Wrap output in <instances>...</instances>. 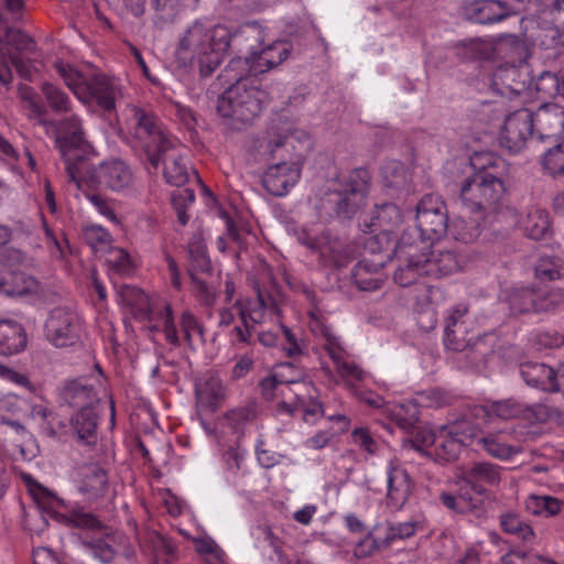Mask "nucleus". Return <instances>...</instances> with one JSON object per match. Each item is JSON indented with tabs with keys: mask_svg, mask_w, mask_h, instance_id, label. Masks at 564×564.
Instances as JSON below:
<instances>
[{
	"mask_svg": "<svg viewBox=\"0 0 564 564\" xmlns=\"http://www.w3.org/2000/svg\"><path fill=\"white\" fill-rule=\"evenodd\" d=\"M66 524L72 528H78L94 533L101 532L107 528V525H105L97 516L82 510L72 511L66 518Z\"/></svg>",
	"mask_w": 564,
	"mask_h": 564,
	"instance_id": "58",
	"label": "nucleus"
},
{
	"mask_svg": "<svg viewBox=\"0 0 564 564\" xmlns=\"http://www.w3.org/2000/svg\"><path fill=\"white\" fill-rule=\"evenodd\" d=\"M82 544L94 558L104 564L111 563L118 555L128 561L135 556V550L129 539L122 533L111 531L108 527L98 532V535L82 536Z\"/></svg>",
	"mask_w": 564,
	"mask_h": 564,
	"instance_id": "13",
	"label": "nucleus"
},
{
	"mask_svg": "<svg viewBox=\"0 0 564 564\" xmlns=\"http://www.w3.org/2000/svg\"><path fill=\"white\" fill-rule=\"evenodd\" d=\"M484 217H463L455 218L452 224L448 223L447 232L456 240L463 243L474 242L481 234L480 220Z\"/></svg>",
	"mask_w": 564,
	"mask_h": 564,
	"instance_id": "37",
	"label": "nucleus"
},
{
	"mask_svg": "<svg viewBox=\"0 0 564 564\" xmlns=\"http://www.w3.org/2000/svg\"><path fill=\"white\" fill-rule=\"evenodd\" d=\"M470 165L474 174L484 176L485 178L503 185L507 187V182L510 178L511 164L494 152H475L470 158Z\"/></svg>",
	"mask_w": 564,
	"mask_h": 564,
	"instance_id": "24",
	"label": "nucleus"
},
{
	"mask_svg": "<svg viewBox=\"0 0 564 564\" xmlns=\"http://www.w3.org/2000/svg\"><path fill=\"white\" fill-rule=\"evenodd\" d=\"M259 32L261 31L259 30ZM260 42L261 33H259L258 41H254L253 39L241 41V51L239 52L242 53L245 51L247 53L245 57H241L242 62H246L240 66L243 72H252L253 74L265 73L273 67L279 66L291 53L290 44L283 41L274 42L260 51H257L253 43Z\"/></svg>",
	"mask_w": 564,
	"mask_h": 564,
	"instance_id": "14",
	"label": "nucleus"
},
{
	"mask_svg": "<svg viewBox=\"0 0 564 564\" xmlns=\"http://www.w3.org/2000/svg\"><path fill=\"white\" fill-rule=\"evenodd\" d=\"M350 438V443L359 451L367 453L369 456L378 454L380 444L368 427H355L351 431Z\"/></svg>",
	"mask_w": 564,
	"mask_h": 564,
	"instance_id": "62",
	"label": "nucleus"
},
{
	"mask_svg": "<svg viewBox=\"0 0 564 564\" xmlns=\"http://www.w3.org/2000/svg\"><path fill=\"white\" fill-rule=\"evenodd\" d=\"M180 326L191 350H195L197 345H204V328L193 313L184 311L180 317Z\"/></svg>",
	"mask_w": 564,
	"mask_h": 564,
	"instance_id": "48",
	"label": "nucleus"
},
{
	"mask_svg": "<svg viewBox=\"0 0 564 564\" xmlns=\"http://www.w3.org/2000/svg\"><path fill=\"white\" fill-rule=\"evenodd\" d=\"M189 279L192 283L193 295L199 305L208 308L213 307L217 302L218 285L204 281L193 272H191Z\"/></svg>",
	"mask_w": 564,
	"mask_h": 564,
	"instance_id": "54",
	"label": "nucleus"
},
{
	"mask_svg": "<svg viewBox=\"0 0 564 564\" xmlns=\"http://www.w3.org/2000/svg\"><path fill=\"white\" fill-rule=\"evenodd\" d=\"M98 408L76 410L69 417V430L75 441L82 445L94 446L98 440Z\"/></svg>",
	"mask_w": 564,
	"mask_h": 564,
	"instance_id": "26",
	"label": "nucleus"
},
{
	"mask_svg": "<svg viewBox=\"0 0 564 564\" xmlns=\"http://www.w3.org/2000/svg\"><path fill=\"white\" fill-rule=\"evenodd\" d=\"M59 398L63 403L77 410L99 408L100 403L95 384L84 378L65 381L59 391Z\"/></svg>",
	"mask_w": 564,
	"mask_h": 564,
	"instance_id": "25",
	"label": "nucleus"
},
{
	"mask_svg": "<svg viewBox=\"0 0 564 564\" xmlns=\"http://www.w3.org/2000/svg\"><path fill=\"white\" fill-rule=\"evenodd\" d=\"M234 307L238 308L240 325L232 329L237 343L249 344L256 324H260L264 316V311H274L278 307L275 296L270 292L257 286V299L242 302L237 300Z\"/></svg>",
	"mask_w": 564,
	"mask_h": 564,
	"instance_id": "12",
	"label": "nucleus"
},
{
	"mask_svg": "<svg viewBox=\"0 0 564 564\" xmlns=\"http://www.w3.org/2000/svg\"><path fill=\"white\" fill-rule=\"evenodd\" d=\"M83 240L95 251L106 250L111 242L110 234L101 226L91 225L83 229Z\"/></svg>",
	"mask_w": 564,
	"mask_h": 564,
	"instance_id": "64",
	"label": "nucleus"
},
{
	"mask_svg": "<svg viewBox=\"0 0 564 564\" xmlns=\"http://www.w3.org/2000/svg\"><path fill=\"white\" fill-rule=\"evenodd\" d=\"M462 479L477 489H488L501 481V467L488 462H476L464 470Z\"/></svg>",
	"mask_w": 564,
	"mask_h": 564,
	"instance_id": "30",
	"label": "nucleus"
},
{
	"mask_svg": "<svg viewBox=\"0 0 564 564\" xmlns=\"http://www.w3.org/2000/svg\"><path fill=\"white\" fill-rule=\"evenodd\" d=\"M462 447L463 445L457 438L449 435L448 431H445V426L443 425L438 431L437 441L432 455H434L438 462L449 463L458 458Z\"/></svg>",
	"mask_w": 564,
	"mask_h": 564,
	"instance_id": "44",
	"label": "nucleus"
},
{
	"mask_svg": "<svg viewBox=\"0 0 564 564\" xmlns=\"http://www.w3.org/2000/svg\"><path fill=\"white\" fill-rule=\"evenodd\" d=\"M52 123L56 131V147L65 160V169L70 180H77V165L73 161L79 156L73 155V151L79 149L85 142L82 120L78 116L72 115Z\"/></svg>",
	"mask_w": 564,
	"mask_h": 564,
	"instance_id": "15",
	"label": "nucleus"
},
{
	"mask_svg": "<svg viewBox=\"0 0 564 564\" xmlns=\"http://www.w3.org/2000/svg\"><path fill=\"white\" fill-rule=\"evenodd\" d=\"M535 133L534 115L528 108H520L509 113L499 135L501 148L511 154L524 149L527 141Z\"/></svg>",
	"mask_w": 564,
	"mask_h": 564,
	"instance_id": "16",
	"label": "nucleus"
},
{
	"mask_svg": "<svg viewBox=\"0 0 564 564\" xmlns=\"http://www.w3.org/2000/svg\"><path fill=\"white\" fill-rule=\"evenodd\" d=\"M534 313L552 312L564 304V292L560 289L534 290Z\"/></svg>",
	"mask_w": 564,
	"mask_h": 564,
	"instance_id": "57",
	"label": "nucleus"
},
{
	"mask_svg": "<svg viewBox=\"0 0 564 564\" xmlns=\"http://www.w3.org/2000/svg\"><path fill=\"white\" fill-rule=\"evenodd\" d=\"M302 170L296 163L273 161L262 174L261 183L265 191L273 196H285L301 178Z\"/></svg>",
	"mask_w": 564,
	"mask_h": 564,
	"instance_id": "21",
	"label": "nucleus"
},
{
	"mask_svg": "<svg viewBox=\"0 0 564 564\" xmlns=\"http://www.w3.org/2000/svg\"><path fill=\"white\" fill-rule=\"evenodd\" d=\"M256 416L257 411L254 404H247L243 406L235 408L225 414V419L228 422V425L235 432H241L248 423L256 419Z\"/></svg>",
	"mask_w": 564,
	"mask_h": 564,
	"instance_id": "61",
	"label": "nucleus"
},
{
	"mask_svg": "<svg viewBox=\"0 0 564 564\" xmlns=\"http://www.w3.org/2000/svg\"><path fill=\"white\" fill-rule=\"evenodd\" d=\"M108 490V476L105 469L98 466H89L84 473L80 491L88 499L104 497Z\"/></svg>",
	"mask_w": 564,
	"mask_h": 564,
	"instance_id": "38",
	"label": "nucleus"
},
{
	"mask_svg": "<svg viewBox=\"0 0 564 564\" xmlns=\"http://www.w3.org/2000/svg\"><path fill=\"white\" fill-rule=\"evenodd\" d=\"M84 330V319L67 305H58L50 310L43 328L44 338L55 348L80 345Z\"/></svg>",
	"mask_w": 564,
	"mask_h": 564,
	"instance_id": "8",
	"label": "nucleus"
},
{
	"mask_svg": "<svg viewBox=\"0 0 564 564\" xmlns=\"http://www.w3.org/2000/svg\"><path fill=\"white\" fill-rule=\"evenodd\" d=\"M561 509L562 501L552 496L532 495L527 500V510L534 516L554 517Z\"/></svg>",
	"mask_w": 564,
	"mask_h": 564,
	"instance_id": "53",
	"label": "nucleus"
},
{
	"mask_svg": "<svg viewBox=\"0 0 564 564\" xmlns=\"http://www.w3.org/2000/svg\"><path fill=\"white\" fill-rule=\"evenodd\" d=\"M37 281L22 271H0V293L23 296L36 292Z\"/></svg>",
	"mask_w": 564,
	"mask_h": 564,
	"instance_id": "33",
	"label": "nucleus"
},
{
	"mask_svg": "<svg viewBox=\"0 0 564 564\" xmlns=\"http://www.w3.org/2000/svg\"><path fill=\"white\" fill-rule=\"evenodd\" d=\"M143 544L155 562L162 561L164 564H171L177 558L176 542L170 536L151 531L145 534Z\"/></svg>",
	"mask_w": 564,
	"mask_h": 564,
	"instance_id": "36",
	"label": "nucleus"
},
{
	"mask_svg": "<svg viewBox=\"0 0 564 564\" xmlns=\"http://www.w3.org/2000/svg\"><path fill=\"white\" fill-rule=\"evenodd\" d=\"M19 95L23 101L24 108L30 112V119L36 120L41 126L50 123V121L44 118L47 115V108L32 87L21 85L19 87Z\"/></svg>",
	"mask_w": 564,
	"mask_h": 564,
	"instance_id": "47",
	"label": "nucleus"
},
{
	"mask_svg": "<svg viewBox=\"0 0 564 564\" xmlns=\"http://www.w3.org/2000/svg\"><path fill=\"white\" fill-rule=\"evenodd\" d=\"M390 421L401 430L410 432L419 421V410L414 403H395L388 408Z\"/></svg>",
	"mask_w": 564,
	"mask_h": 564,
	"instance_id": "45",
	"label": "nucleus"
},
{
	"mask_svg": "<svg viewBox=\"0 0 564 564\" xmlns=\"http://www.w3.org/2000/svg\"><path fill=\"white\" fill-rule=\"evenodd\" d=\"M240 56L232 58L219 75L227 82H232L217 99V112L223 123L234 130L241 131L260 116L269 104L268 93L260 88L257 79L247 76L240 68Z\"/></svg>",
	"mask_w": 564,
	"mask_h": 564,
	"instance_id": "3",
	"label": "nucleus"
},
{
	"mask_svg": "<svg viewBox=\"0 0 564 564\" xmlns=\"http://www.w3.org/2000/svg\"><path fill=\"white\" fill-rule=\"evenodd\" d=\"M383 263H369L368 260L359 261L352 269L351 279L360 291L371 292L380 289L384 282L380 269Z\"/></svg>",
	"mask_w": 564,
	"mask_h": 564,
	"instance_id": "34",
	"label": "nucleus"
},
{
	"mask_svg": "<svg viewBox=\"0 0 564 564\" xmlns=\"http://www.w3.org/2000/svg\"><path fill=\"white\" fill-rule=\"evenodd\" d=\"M371 175L365 167L351 170L337 181V187L327 192L321 199V209L329 217L350 219L364 203Z\"/></svg>",
	"mask_w": 564,
	"mask_h": 564,
	"instance_id": "5",
	"label": "nucleus"
},
{
	"mask_svg": "<svg viewBox=\"0 0 564 564\" xmlns=\"http://www.w3.org/2000/svg\"><path fill=\"white\" fill-rule=\"evenodd\" d=\"M524 234L534 240L545 238L550 234L551 221L549 213L542 208H531L522 220Z\"/></svg>",
	"mask_w": 564,
	"mask_h": 564,
	"instance_id": "39",
	"label": "nucleus"
},
{
	"mask_svg": "<svg viewBox=\"0 0 564 564\" xmlns=\"http://www.w3.org/2000/svg\"><path fill=\"white\" fill-rule=\"evenodd\" d=\"M131 130L144 151L150 164L158 169L164 164L163 176L165 181L176 187L184 186L191 177H198L189 166L185 155L178 153L181 142L166 131L158 117L140 107L131 109Z\"/></svg>",
	"mask_w": 564,
	"mask_h": 564,
	"instance_id": "1",
	"label": "nucleus"
},
{
	"mask_svg": "<svg viewBox=\"0 0 564 564\" xmlns=\"http://www.w3.org/2000/svg\"><path fill=\"white\" fill-rule=\"evenodd\" d=\"M491 500L488 489H477L462 479L457 494L443 491L440 494L441 503L451 511L459 514L474 513L479 517L485 512Z\"/></svg>",
	"mask_w": 564,
	"mask_h": 564,
	"instance_id": "17",
	"label": "nucleus"
},
{
	"mask_svg": "<svg viewBox=\"0 0 564 564\" xmlns=\"http://www.w3.org/2000/svg\"><path fill=\"white\" fill-rule=\"evenodd\" d=\"M311 315V332L315 337L324 340L323 349L334 364L338 376L349 387L362 383L367 380L368 373L362 370L355 361L349 359L340 337L336 336L332 325L328 324L318 311H313Z\"/></svg>",
	"mask_w": 564,
	"mask_h": 564,
	"instance_id": "6",
	"label": "nucleus"
},
{
	"mask_svg": "<svg viewBox=\"0 0 564 564\" xmlns=\"http://www.w3.org/2000/svg\"><path fill=\"white\" fill-rule=\"evenodd\" d=\"M402 220L400 208L393 203H384L376 206L371 216V226L375 230L390 232L399 226Z\"/></svg>",
	"mask_w": 564,
	"mask_h": 564,
	"instance_id": "41",
	"label": "nucleus"
},
{
	"mask_svg": "<svg viewBox=\"0 0 564 564\" xmlns=\"http://www.w3.org/2000/svg\"><path fill=\"white\" fill-rule=\"evenodd\" d=\"M477 445H480L490 456L502 460L510 459L518 453V449L501 442L499 436L495 434L479 437Z\"/></svg>",
	"mask_w": 564,
	"mask_h": 564,
	"instance_id": "55",
	"label": "nucleus"
},
{
	"mask_svg": "<svg viewBox=\"0 0 564 564\" xmlns=\"http://www.w3.org/2000/svg\"><path fill=\"white\" fill-rule=\"evenodd\" d=\"M420 527L416 520H409L405 522H388L387 533L383 538L386 545H391L397 540H405L412 538Z\"/></svg>",
	"mask_w": 564,
	"mask_h": 564,
	"instance_id": "59",
	"label": "nucleus"
},
{
	"mask_svg": "<svg viewBox=\"0 0 564 564\" xmlns=\"http://www.w3.org/2000/svg\"><path fill=\"white\" fill-rule=\"evenodd\" d=\"M506 193L507 187L503 185H498L473 173L462 184L459 196L463 205L471 214L485 217L486 214L498 209Z\"/></svg>",
	"mask_w": 564,
	"mask_h": 564,
	"instance_id": "10",
	"label": "nucleus"
},
{
	"mask_svg": "<svg viewBox=\"0 0 564 564\" xmlns=\"http://www.w3.org/2000/svg\"><path fill=\"white\" fill-rule=\"evenodd\" d=\"M530 84L531 77L525 67L503 64L492 72L489 87L494 94L510 98L523 93Z\"/></svg>",
	"mask_w": 564,
	"mask_h": 564,
	"instance_id": "19",
	"label": "nucleus"
},
{
	"mask_svg": "<svg viewBox=\"0 0 564 564\" xmlns=\"http://www.w3.org/2000/svg\"><path fill=\"white\" fill-rule=\"evenodd\" d=\"M500 528L508 534H513L523 542H531L535 534L530 524L522 521L516 512H505L499 517Z\"/></svg>",
	"mask_w": 564,
	"mask_h": 564,
	"instance_id": "49",
	"label": "nucleus"
},
{
	"mask_svg": "<svg viewBox=\"0 0 564 564\" xmlns=\"http://www.w3.org/2000/svg\"><path fill=\"white\" fill-rule=\"evenodd\" d=\"M32 415L41 421V430L48 437L54 438L67 432L68 425L52 409L37 404L32 408Z\"/></svg>",
	"mask_w": 564,
	"mask_h": 564,
	"instance_id": "40",
	"label": "nucleus"
},
{
	"mask_svg": "<svg viewBox=\"0 0 564 564\" xmlns=\"http://www.w3.org/2000/svg\"><path fill=\"white\" fill-rule=\"evenodd\" d=\"M187 251L191 261V267L188 269L189 275L191 272L197 274V272L208 273L212 271V262L207 253V248L202 239L194 238L188 242Z\"/></svg>",
	"mask_w": 564,
	"mask_h": 564,
	"instance_id": "50",
	"label": "nucleus"
},
{
	"mask_svg": "<svg viewBox=\"0 0 564 564\" xmlns=\"http://www.w3.org/2000/svg\"><path fill=\"white\" fill-rule=\"evenodd\" d=\"M534 88L540 98H564V74L544 70L535 79Z\"/></svg>",
	"mask_w": 564,
	"mask_h": 564,
	"instance_id": "43",
	"label": "nucleus"
},
{
	"mask_svg": "<svg viewBox=\"0 0 564 564\" xmlns=\"http://www.w3.org/2000/svg\"><path fill=\"white\" fill-rule=\"evenodd\" d=\"M413 486L408 470L400 463L390 460L387 466V507L400 511L412 495Z\"/></svg>",
	"mask_w": 564,
	"mask_h": 564,
	"instance_id": "20",
	"label": "nucleus"
},
{
	"mask_svg": "<svg viewBox=\"0 0 564 564\" xmlns=\"http://www.w3.org/2000/svg\"><path fill=\"white\" fill-rule=\"evenodd\" d=\"M77 183L78 187L84 184L88 188H105L113 192H121L132 184L133 175L130 166L120 159L105 161L91 171H87L86 175L82 176L79 167L77 166Z\"/></svg>",
	"mask_w": 564,
	"mask_h": 564,
	"instance_id": "11",
	"label": "nucleus"
},
{
	"mask_svg": "<svg viewBox=\"0 0 564 564\" xmlns=\"http://www.w3.org/2000/svg\"><path fill=\"white\" fill-rule=\"evenodd\" d=\"M510 15L506 4L498 0L475 1L469 7V18L475 23L491 24Z\"/></svg>",
	"mask_w": 564,
	"mask_h": 564,
	"instance_id": "35",
	"label": "nucleus"
},
{
	"mask_svg": "<svg viewBox=\"0 0 564 564\" xmlns=\"http://www.w3.org/2000/svg\"><path fill=\"white\" fill-rule=\"evenodd\" d=\"M409 247V249L415 250H425L426 247L416 246V240L412 239V235L409 231H403L398 248L400 252H403V249ZM408 259L403 264H400L394 272V281L402 288H408L419 281L422 276H429L425 253L416 254L415 252H411L409 250L406 252Z\"/></svg>",
	"mask_w": 564,
	"mask_h": 564,
	"instance_id": "18",
	"label": "nucleus"
},
{
	"mask_svg": "<svg viewBox=\"0 0 564 564\" xmlns=\"http://www.w3.org/2000/svg\"><path fill=\"white\" fill-rule=\"evenodd\" d=\"M541 164L544 171L553 177L564 175V140L543 154Z\"/></svg>",
	"mask_w": 564,
	"mask_h": 564,
	"instance_id": "56",
	"label": "nucleus"
},
{
	"mask_svg": "<svg viewBox=\"0 0 564 564\" xmlns=\"http://www.w3.org/2000/svg\"><path fill=\"white\" fill-rule=\"evenodd\" d=\"M259 29L254 24L240 26L234 33L227 26L216 25L212 30L196 21L189 25L180 41L177 55L188 59L192 67L197 68L202 77L210 76L220 65L223 54L230 47L241 51V41H258Z\"/></svg>",
	"mask_w": 564,
	"mask_h": 564,
	"instance_id": "2",
	"label": "nucleus"
},
{
	"mask_svg": "<svg viewBox=\"0 0 564 564\" xmlns=\"http://www.w3.org/2000/svg\"><path fill=\"white\" fill-rule=\"evenodd\" d=\"M534 289L516 288L507 293V302L512 314L534 313Z\"/></svg>",
	"mask_w": 564,
	"mask_h": 564,
	"instance_id": "51",
	"label": "nucleus"
},
{
	"mask_svg": "<svg viewBox=\"0 0 564 564\" xmlns=\"http://www.w3.org/2000/svg\"><path fill=\"white\" fill-rule=\"evenodd\" d=\"M429 276L443 278L463 271L470 261L466 248L437 250L431 257L425 254Z\"/></svg>",
	"mask_w": 564,
	"mask_h": 564,
	"instance_id": "23",
	"label": "nucleus"
},
{
	"mask_svg": "<svg viewBox=\"0 0 564 564\" xmlns=\"http://www.w3.org/2000/svg\"><path fill=\"white\" fill-rule=\"evenodd\" d=\"M444 426L445 431H448L449 435L457 438L463 446L477 444L478 438L481 437L478 426L466 419L457 420Z\"/></svg>",
	"mask_w": 564,
	"mask_h": 564,
	"instance_id": "52",
	"label": "nucleus"
},
{
	"mask_svg": "<svg viewBox=\"0 0 564 564\" xmlns=\"http://www.w3.org/2000/svg\"><path fill=\"white\" fill-rule=\"evenodd\" d=\"M54 68L79 100L87 105H95L104 112L116 110V101L121 97V88L115 78L102 73H85L61 61L54 64Z\"/></svg>",
	"mask_w": 564,
	"mask_h": 564,
	"instance_id": "4",
	"label": "nucleus"
},
{
	"mask_svg": "<svg viewBox=\"0 0 564 564\" xmlns=\"http://www.w3.org/2000/svg\"><path fill=\"white\" fill-rule=\"evenodd\" d=\"M158 318L162 321L165 340L173 347L181 346V338L174 322L173 310L170 303L165 302L158 311Z\"/></svg>",
	"mask_w": 564,
	"mask_h": 564,
	"instance_id": "63",
	"label": "nucleus"
},
{
	"mask_svg": "<svg viewBox=\"0 0 564 564\" xmlns=\"http://www.w3.org/2000/svg\"><path fill=\"white\" fill-rule=\"evenodd\" d=\"M310 147L311 141L307 138L301 141L293 133L274 134L268 141L267 151L272 161H284L288 164L296 163L297 167L302 170Z\"/></svg>",
	"mask_w": 564,
	"mask_h": 564,
	"instance_id": "22",
	"label": "nucleus"
},
{
	"mask_svg": "<svg viewBox=\"0 0 564 564\" xmlns=\"http://www.w3.org/2000/svg\"><path fill=\"white\" fill-rule=\"evenodd\" d=\"M468 313L466 304L455 305L445 318L444 344L446 348L459 351L465 347L464 333L466 329L464 317Z\"/></svg>",
	"mask_w": 564,
	"mask_h": 564,
	"instance_id": "29",
	"label": "nucleus"
},
{
	"mask_svg": "<svg viewBox=\"0 0 564 564\" xmlns=\"http://www.w3.org/2000/svg\"><path fill=\"white\" fill-rule=\"evenodd\" d=\"M295 237L300 245L317 254L318 262L324 268L341 269L352 260L350 248L326 228L304 226L295 231Z\"/></svg>",
	"mask_w": 564,
	"mask_h": 564,
	"instance_id": "7",
	"label": "nucleus"
},
{
	"mask_svg": "<svg viewBox=\"0 0 564 564\" xmlns=\"http://www.w3.org/2000/svg\"><path fill=\"white\" fill-rule=\"evenodd\" d=\"M524 411L522 403L514 399H506L495 401L487 406H479L475 409V415L482 414L484 416H497L502 420H510L518 417Z\"/></svg>",
	"mask_w": 564,
	"mask_h": 564,
	"instance_id": "42",
	"label": "nucleus"
},
{
	"mask_svg": "<svg viewBox=\"0 0 564 564\" xmlns=\"http://www.w3.org/2000/svg\"><path fill=\"white\" fill-rule=\"evenodd\" d=\"M534 115V129L540 140L558 138L564 133V107L544 104Z\"/></svg>",
	"mask_w": 564,
	"mask_h": 564,
	"instance_id": "27",
	"label": "nucleus"
},
{
	"mask_svg": "<svg viewBox=\"0 0 564 564\" xmlns=\"http://www.w3.org/2000/svg\"><path fill=\"white\" fill-rule=\"evenodd\" d=\"M520 376L524 382L544 392L556 388L554 383V369L543 362L527 361L520 365Z\"/></svg>",
	"mask_w": 564,
	"mask_h": 564,
	"instance_id": "32",
	"label": "nucleus"
},
{
	"mask_svg": "<svg viewBox=\"0 0 564 564\" xmlns=\"http://www.w3.org/2000/svg\"><path fill=\"white\" fill-rule=\"evenodd\" d=\"M28 336L22 324L15 321H0V355L12 356L24 350Z\"/></svg>",
	"mask_w": 564,
	"mask_h": 564,
	"instance_id": "31",
	"label": "nucleus"
},
{
	"mask_svg": "<svg viewBox=\"0 0 564 564\" xmlns=\"http://www.w3.org/2000/svg\"><path fill=\"white\" fill-rule=\"evenodd\" d=\"M195 397L199 408L208 412H216L225 397L221 380L214 375H206L195 383Z\"/></svg>",
	"mask_w": 564,
	"mask_h": 564,
	"instance_id": "28",
	"label": "nucleus"
},
{
	"mask_svg": "<svg viewBox=\"0 0 564 564\" xmlns=\"http://www.w3.org/2000/svg\"><path fill=\"white\" fill-rule=\"evenodd\" d=\"M382 177L386 187L399 189L408 183V171L401 162H389L382 167Z\"/></svg>",
	"mask_w": 564,
	"mask_h": 564,
	"instance_id": "60",
	"label": "nucleus"
},
{
	"mask_svg": "<svg viewBox=\"0 0 564 564\" xmlns=\"http://www.w3.org/2000/svg\"><path fill=\"white\" fill-rule=\"evenodd\" d=\"M41 91L54 113L62 115L72 111V99L62 88L50 82H44L41 85Z\"/></svg>",
	"mask_w": 564,
	"mask_h": 564,
	"instance_id": "46",
	"label": "nucleus"
},
{
	"mask_svg": "<svg viewBox=\"0 0 564 564\" xmlns=\"http://www.w3.org/2000/svg\"><path fill=\"white\" fill-rule=\"evenodd\" d=\"M416 231L426 248L441 240L448 230V213L440 195L425 194L416 205Z\"/></svg>",
	"mask_w": 564,
	"mask_h": 564,
	"instance_id": "9",
	"label": "nucleus"
}]
</instances>
